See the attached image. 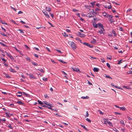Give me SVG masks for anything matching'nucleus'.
Here are the masks:
<instances>
[{"label":"nucleus","mask_w":132,"mask_h":132,"mask_svg":"<svg viewBox=\"0 0 132 132\" xmlns=\"http://www.w3.org/2000/svg\"><path fill=\"white\" fill-rule=\"evenodd\" d=\"M68 44L73 49L75 50L77 48V46L76 44L73 42L69 41Z\"/></svg>","instance_id":"1"},{"label":"nucleus","mask_w":132,"mask_h":132,"mask_svg":"<svg viewBox=\"0 0 132 132\" xmlns=\"http://www.w3.org/2000/svg\"><path fill=\"white\" fill-rule=\"evenodd\" d=\"M83 44L84 45L87 46H88L90 48H92L93 47L92 45H90V44H89L87 43L84 42L83 43Z\"/></svg>","instance_id":"2"},{"label":"nucleus","mask_w":132,"mask_h":132,"mask_svg":"<svg viewBox=\"0 0 132 132\" xmlns=\"http://www.w3.org/2000/svg\"><path fill=\"white\" fill-rule=\"evenodd\" d=\"M44 14L46 16L47 18H49L50 17V16L47 13L45 10H44L43 11Z\"/></svg>","instance_id":"3"},{"label":"nucleus","mask_w":132,"mask_h":132,"mask_svg":"<svg viewBox=\"0 0 132 132\" xmlns=\"http://www.w3.org/2000/svg\"><path fill=\"white\" fill-rule=\"evenodd\" d=\"M72 69L73 71H75L77 72H78L80 70L78 68H76V67H73Z\"/></svg>","instance_id":"4"},{"label":"nucleus","mask_w":132,"mask_h":132,"mask_svg":"<svg viewBox=\"0 0 132 132\" xmlns=\"http://www.w3.org/2000/svg\"><path fill=\"white\" fill-rule=\"evenodd\" d=\"M77 35L81 37H85V35L84 34H81L80 32H77Z\"/></svg>","instance_id":"5"},{"label":"nucleus","mask_w":132,"mask_h":132,"mask_svg":"<svg viewBox=\"0 0 132 132\" xmlns=\"http://www.w3.org/2000/svg\"><path fill=\"white\" fill-rule=\"evenodd\" d=\"M47 108H48L49 109H50L51 110H53L52 109V108L51 104H50V103H49L48 104H47Z\"/></svg>","instance_id":"6"},{"label":"nucleus","mask_w":132,"mask_h":132,"mask_svg":"<svg viewBox=\"0 0 132 132\" xmlns=\"http://www.w3.org/2000/svg\"><path fill=\"white\" fill-rule=\"evenodd\" d=\"M98 28L100 29L103 27V25L102 24L99 23H98Z\"/></svg>","instance_id":"7"},{"label":"nucleus","mask_w":132,"mask_h":132,"mask_svg":"<svg viewBox=\"0 0 132 132\" xmlns=\"http://www.w3.org/2000/svg\"><path fill=\"white\" fill-rule=\"evenodd\" d=\"M111 33H112V34H113L114 36V37H116L117 36V34L115 31L112 30V32H111Z\"/></svg>","instance_id":"8"},{"label":"nucleus","mask_w":132,"mask_h":132,"mask_svg":"<svg viewBox=\"0 0 132 132\" xmlns=\"http://www.w3.org/2000/svg\"><path fill=\"white\" fill-rule=\"evenodd\" d=\"M93 25L94 27L95 28H97L98 27V24H97L95 23H93Z\"/></svg>","instance_id":"9"},{"label":"nucleus","mask_w":132,"mask_h":132,"mask_svg":"<svg viewBox=\"0 0 132 132\" xmlns=\"http://www.w3.org/2000/svg\"><path fill=\"white\" fill-rule=\"evenodd\" d=\"M93 70L95 72H98L99 71V69L97 68H94Z\"/></svg>","instance_id":"10"},{"label":"nucleus","mask_w":132,"mask_h":132,"mask_svg":"<svg viewBox=\"0 0 132 132\" xmlns=\"http://www.w3.org/2000/svg\"><path fill=\"white\" fill-rule=\"evenodd\" d=\"M29 75L30 78H33V79H35V77L32 74H30Z\"/></svg>","instance_id":"11"},{"label":"nucleus","mask_w":132,"mask_h":132,"mask_svg":"<svg viewBox=\"0 0 132 132\" xmlns=\"http://www.w3.org/2000/svg\"><path fill=\"white\" fill-rule=\"evenodd\" d=\"M18 93L19 94H17L16 95V96L18 97H20L21 96V95H22V93L21 92H18Z\"/></svg>","instance_id":"12"},{"label":"nucleus","mask_w":132,"mask_h":132,"mask_svg":"<svg viewBox=\"0 0 132 132\" xmlns=\"http://www.w3.org/2000/svg\"><path fill=\"white\" fill-rule=\"evenodd\" d=\"M0 22H1L2 24H5L7 25V24L6 23H5L4 22V21L2 20L0 18Z\"/></svg>","instance_id":"13"},{"label":"nucleus","mask_w":132,"mask_h":132,"mask_svg":"<svg viewBox=\"0 0 132 132\" xmlns=\"http://www.w3.org/2000/svg\"><path fill=\"white\" fill-rule=\"evenodd\" d=\"M120 110L122 111H125L126 109L124 106H123L122 107H120Z\"/></svg>","instance_id":"14"},{"label":"nucleus","mask_w":132,"mask_h":132,"mask_svg":"<svg viewBox=\"0 0 132 132\" xmlns=\"http://www.w3.org/2000/svg\"><path fill=\"white\" fill-rule=\"evenodd\" d=\"M45 10L46 11H48L49 12H50V11H51V9L48 7H46Z\"/></svg>","instance_id":"15"},{"label":"nucleus","mask_w":132,"mask_h":132,"mask_svg":"<svg viewBox=\"0 0 132 132\" xmlns=\"http://www.w3.org/2000/svg\"><path fill=\"white\" fill-rule=\"evenodd\" d=\"M123 88H124L128 89H131V87H129L128 86H123Z\"/></svg>","instance_id":"16"},{"label":"nucleus","mask_w":132,"mask_h":132,"mask_svg":"<svg viewBox=\"0 0 132 132\" xmlns=\"http://www.w3.org/2000/svg\"><path fill=\"white\" fill-rule=\"evenodd\" d=\"M108 119H104L103 121L104 122V123L106 124H107V121H108Z\"/></svg>","instance_id":"17"},{"label":"nucleus","mask_w":132,"mask_h":132,"mask_svg":"<svg viewBox=\"0 0 132 132\" xmlns=\"http://www.w3.org/2000/svg\"><path fill=\"white\" fill-rule=\"evenodd\" d=\"M17 103L18 104H20L21 105L24 104V103H22V102L20 101H18Z\"/></svg>","instance_id":"18"},{"label":"nucleus","mask_w":132,"mask_h":132,"mask_svg":"<svg viewBox=\"0 0 132 132\" xmlns=\"http://www.w3.org/2000/svg\"><path fill=\"white\" fill-rule=\"evenodd\" d=\"M106 75V76H105V77L106 78H109V79H112V78H111L110 76L108 75Z\"/></svg>","instance_id":"19"},{"label":"nucleus","mask_w":132,"mask_h":132,"mask_svg":"<svg viewBox=\"0 0 132 132\" xmlns=\"http://www.w3.org/2000/svg\"><path fill=\"white\" fill-rule=\"evenodd\" d=\"M81 98L84 99H85L86 98L88 99L89 98V97L87 96H86V97L82 96L81 97Z\"/></svg>","instance_id":"20"},{"label":"nucleus","mask_w":132,"mask_h":132,"mask_svg":"<svg viewBox=\"0 0 132 132\" xmlns=\"http://www.w3.org/2000/svg\"><path fill=\"white\" fill-rule=\"evenodd\" d=\"M33 65H34L35 66H37L38 65V64L36 63L35 62H32L31 63Z\"/></svg>","instance_id":"21"},{"label":"nucleus","mask_w":132,"mask_h":132,"mask_svg":"<svg viewBox=\"0 0 132 132\" xmlns=\"http://www.w3.org/2000/svg\"><path fill=\"white\" fill-rule=\"evenodd\" d=\"M107 123H108L109 124L110 126H112V123L110 122L108 120L107 121Z\"/></svg>","instance_id":"22"},{"label":"nucleus","mask_w":132,"mask_h":132,"mask_svg":"<svg viewBox=\"0 0 132 132\" xmlns=\"http://www.w3.org/2000/svg\"><path fill=\"white\" fill-rule=\"evenodd\" d=\"M38 70H39V71L43 73H44L45 72V71L43 70V69H38Z\"/></svg>","instance_id":"23"},{"label":"nucleus","mask_w":132,"mask_h":132,"mask_svg":"<svg viewBox=\"0 0 132 132\" xmlns=\"http://www.w3.org/2000/svg\"><path fill=\"white\" fill-rule=\"evenodd\" d=\"M80 126L82 127H83V128L84 129H85V130H87V128L85 127V126L84 125H82L81 124L80 125Z\"/></svg>","instance_id":"24"},{"label":"nucleus","mask_w":132,"mask_h":132,"mask_svg":"<svg viewBox=\"0 0 132 132\" xmlns=\"http://www.w3.org/2000/svg\"><path fill=\"white\" fill-rule=\"evenodd\" d=\"M37 102H38V103L40 105H42L43 104V103L40 101L39 100H37Z\"/></svg>","instance_id":"25"},{"label":"nucleus","mask_w":132,"mask_h":132,"mask_svg":"<svg viewBox=\"0 0 132 132\" xmlns=\"http://www.w3.org/2000/svg\"><path fill=\"white\" fill-rule=\"evenodd\" d=\"M112 17L113 16H112L109 14H107V15L106 16V17H107L108 18H112Z\"/></svg>","instance_id":"26"},{"label":"nucleus","mask_w":132,"mask_h":132,"mask_svg":"<svg viewBox=\"0 0 132 132\" xmlns=\"http://www.w3.org/2000/svg\"><path fill=\"white\" fill-rule=\"evenodd\" d=\"M102 14L104 16L106 17L107 15V13L105 12H103Z\"/></svg>","instance_id":"27"},{"label":"nucleus","mask_w":132,"mask_h":132,"mask_svg":"<svg viewBox=\"0 0 132 132\" xmlns=\"http://www.w3.org/2000/svg\"><path fill=\"white\" fill-rule=\"evenodd\" d=\"M10 70L11 71V72H15L16 71H15L14 70H13L12 68H11L10 69Z\"/></svg>","instance_id":"28"},{"label":"nucleus","mask_w":132,"mask_h":132,"mask_svg":"<svg viewBox=\"0 0 132 132\" xmlns=\"http://www.w3.org/2000/svg\"><path fill=\"white\" fill-rule=\"evenodd\" d=\"M107 57L108 59L110 60H111L112 59V57L111 56L108 55Z\"/></svg>","instance_id":"29"},{"label":"nucleus","mask_w":132,"mask_h":132,"mask_svg":"<svg viewBox=\"0 0 132 132\" xmlns=\"http://www.w3.org/2000/svg\"><path fill=\"white\" fill-rule=\"evenodd\" d=\"M5 76L7 78H11V76H9V75L8 74H5Z\"/></svg>","instance_id":"30"},{"label":"nucleus","mask_w":132,"mask_h":132,"mask_svg":"<svg viewBox=\"0 0 132 132\" xmlns=\"http://www.w3.org/2000/svg\"><path fill=\"white\" fill-rule=\"evenodd\" d=\"M76 39L80 43H82L81 40L79 38H76Z\"/></svg>","instance_id":"31"},{"label":"nucleus","mask_w":132,"mask_h":132,"mask_svg":"<svg viewBox=\"0 0 132 132\" xmlns=\"http://www.w3.org/2000/svg\"><path fill=\"white\" fill-rule=\"evenodd\" d=\"M23 94L24 95H26V96H27H27H29V94H27V93H25V92H23Z\"/></svg>","instance_id":"32"},{"label":"nucleus","mask_w":132,"mask_h":132,"mask_svg":"<svg viewBox=\"0 0 132 132\" xmlns=\"http://www.w3.org/2000/svg\"><path fill=\"white\" fill-rule=\"evenodd\" d=\"M7 126L8 127H10V128L11 129H12L13 128V127L11 126V125L10 124H9Z\"/></svg>","instance_id":"33"},{"label":"nucleus","mask_w":132,"mask_h":132,"mask_svg":"<svg viewBox=\"0 0 132 132\" xmlns=\"http://www.w3.org/2000/svg\"><path fill=\"white\" fill-rule=\"evenodd\" d=\"M43 80L44 81H47V78H45V77H44L43 78Z\"/></svg>","instance_id":"34"},{"label":"nucleus","mask_w":132,"mask_h":132,"mask_svg":"<svg viewBox=\"0 0 132 132\" xmlns=\"http://www.w3.org/2000/svg\"><path fill=\"white\" fill-rule=\"evenodd\" d=\"M119 30L120 31H123V29L122 28V27H119Z\"/></svg>","instance_id":"35"},{"label":"nucleus","mask_w":132,"mask_h":132,"mask_svg":"<svg viewBox=\"0 0 132 132\" xmlns=\"http://www.w3.org/2000/svg\"><path fill=\"white\" fill-rule=\"evenodd\" d=\"M106 64V65H107V66L110 69V68H111L110 66V65L109 64V63H107Z\"/></svg>","instance_id":"36"},{"label":"nucleus","mask_w":132,"mask_h":132,"mask_svg":"<svg viewBox=\"0 0 132 132\" xmlns=\"http://www.w3.org/2000/svg\"><path fill=\"white\" fill-rule=\"evenodd\" d=\"M45 97L46 98H49V97L48 96H47V94H45L44 95Z\"/></svg>","instance_id":"37"},{"label":"nucleus","mask_w":132,"mask_h":132,"mask_svg":"<svg viewBox=\"0 0 132 132\" xmlns=\"http://www.w3.org/2000/svg\"><path fill=\"white\" fill-rule=\"evenodd\" d=\"M86 120L87 121H88L89 122H91V121L88 118H87L86 119Z\"/></svg>","instance_id":"38"},{"label":"nucleus","mask_w":132,"mask_h":132,"mask_svg":"<svg viewBox=\"0 0 132 132\" xmlns=\"http://www.w3.org/2000/svg\"><path fill=\"white\" fill-rule=\"evenodd\" d=\"M89 116V114L88 113V112L87 111H86V115L85 116V117H88Z\"/></svg>","instance_id":"39"},{"label":"nucleus","mask_w":132,"mask_h":132,"mask_svg":"<svg viewBox=\"0 0 132 132\" xmlns=\"http://www.w3.org/2000/svg\"><path fill=\"white\" fill-rule=\"evenodd\" d=\"M95 2H91L90 4H91L93 6L95 4Z\"/></svg>","instance_id":"40"},{"label":"nucleus","mask_w":132,"mask_h":132,"mask_svg":"<svg viewBox=\"0 0 132 132\" xmlns=\"http://www.w3.org/2000/svg\"><path fill=\"white\" fill-rule=\"evenodd\" d=\"M18 30L20 31V33H23V34H24V31L22 30H21V29H19Z\"/></svg>","instance_id":"41"},{"label":"nucleus","mask_w":132,"mask_h":132,"mask_svg":"<svg viewBox=\"0 0 132 132\" xmlns=\"http://www.w3.org/2000/svg\"><path fill=\"white\" fill-rule=\"evenodd\" d=\"M87 14L88 15H89L88 16L89 17V18L92 17H94V16H92V15H91L90 14Z\"/></svg>","instance_id":"42"},{"label":"nucleus","mask_w":132,"mask_h":132,"mask_svg":"<svg viewBox=\"0 0 132 132\" xmlns=\"http://www.w3.org/2000/svg\"><path fill=\"white\" fill-rule=\"evenodd\" d=\"M102 61L103 63H104L105 62V61L104 60V59L103 58H101L100 59Z\"/></svg>","instance_id":"43"},{"label":"nucleus","mask_w":132,"mask_h":132,"mask_svg":"<svg viewBox=\"0 0 132 132\" xmlns=\"http://www.w3.org/2000/svg\"><path fill=\"white\" fill-rule=\"evenodd\" d=\"M1 34L3 36H6V35L3 32H1Z\"/></svg>","instance_id":"44"},{"label":"nucleus","mask_w":132,"mask_h":132,"mask_svg":"<svg viewBox=\"0 0 132 132\" xmlns=\"http://www.w3.org/2000/svg\"><path fill=\"white\" fill-rule=\"evenodd\" d=\"M98 111L99 112V113L100 114H103V113L101 110H98Z\"/></svg>","instance_id":"45"},{"label":"nucleus","mask_w":132,"mask_h":132,"mask_svg":"<svg viewBox=\"0 0 132 132\" xmlns=\"http://www.w3.org/2000/svg\"><path fill=\"white\" fill-rule=\"evenodd\" d=\"M12 22H13L14 24H17L12 19H11L10 20Z\"/></svg>","instance_id":"46"},{"label":"nucleus","mask_w":132,"mask_h":132,"mask_svg":"<svg viewBox=\"0 0 132 132\" xmlns=\"http://www.w3.org/2000/svg\"><path fill=\"white\" fill-rule=\"evenodd\" d=\"M127 72L128 74H132V71H128Z\"/></svg>","instance_id":"47"},{"label":"nucleus","mask_w":132,"mask_h":132,"mask_svg":"<svg viewBox=\"0 0 132 132\" xmlns=\"http://www.w3.org/2000/svg\"><path fill=\"white\" fill-rule=\"evenodd\" d=\"M44 104H46V105H47V104H48L49 103H48L46 101H44Z\"/></svg>","instance_id":"48"},{"label":"nucleus","mask_w":132,"mask_h":132,"mask_svg":"<svg viewBox=\"0 0 132 132\" xmlns=\"http://www.w3.org/2000/svg\"><path fill=\"white\" fill-rule=\"evenodd\" d=\"M72 11L74 12H77L78 11V10H77L75 9H73Z\"/></svg>","instance_id":"49"},{"label":"nucleus","mask_w":132,"mask_h":132,"mask_svg":"<svg viewBox=\"0 0 132 132\" xmlns=\"http://www.w3.org/2000/svg\"><path fill=\"white\" fill-rule=\"evenodd\" d=\"M114 113H115V114H118L119 115H121V113H118L117 112H115Z\"/></svg>","instance_id":"50"},{"label":"nucleus","mask_w":132,"mask_h":132,"mask_svg":"<svg viewBox=\"0 0 132 132\" xmlns=\"http://www.w3.org/2000/svg\"><path fill=\"white\" fill-rule=\"evenodd\" d=\"M26 59L28 61H31L30 58L29 57H27L26 58Z\"/></svg>","instance_id":"51"},{"label":"nucleus","mask_w":132,"mask_h":132,"mask_svg":"<svg viewBox=\"0 0 132 132\" xmlns=\"http://www.w3.org/2000/svg\"><path fill=\"white\" fill-rule=\"evenodd\" d=\"M127 118H128V119L129 120L131 121V120H132V119L130 117H129L127 116Z\"/></svg>","instance_id":"52"},{"label":"nucleus","mask_w":132,"mask_h":132,"mask_svg":"<svg viewBox=\"0 0 132 132\" xmlns=\"http://www.w3.org/2000/svg\"><path fill=\"white\" fill-rule=\"evenodd\" d=\"M108 35L110 37H112L113 36V35L112 33L111 34H108Z\"/></svg>","instance_id":"53"},{"label":"nucleus","mask_w":132,"mask_h":132,"mask_svg":"<svg viewBox=\"0 0 132 132\" xmlns=\"http://www.w3.org/2000/svg\"><path fill=\"white\" fill-rule=\"evenodd\" d=\"M10 7L12 9H13V10L15 11H16V9H15V8L12 7L11 6Z\"/></svg>","instance_id":"54"},{"label":"nucleus","mask_w":132,"mask_h":132,"mask_svg":"<svg viewBox=\"0 0 132 132\" xmlns=\"http://www.w3.org/2000/svg\"><path fill=\"white\" fill-rule=\"evenodd\" d=\"M103 31H99L98 32L100 33V34H104L103 33Z\"/></svg>","instance_id":"55"},{"label":"nucleus","mask_w":132,"mask_h":132,"mask_svg":"<svg viewBox=\"0 0 132 132\" xmlns=\"http://www.w3.org/2000/svg\"><path fill=\"white\" fill-rule=\"evenodd\" d=\"M62 34H63V35L65 37H67L68 36V35L67 34H66H66H65V32H64V33H62Z\"/></svg>","instance_id":"56"},{"label":"nucleus","mask_w":132,"mask_h":132,"mask_svg":"<svg viewBox=\"0 0 132 132\" xmlns=\"http://www.w3.org/2000/svg\"><path fill=\"white\" fill-rule=\"evenodd\" d=\"M20 22L21 23H22L23 24H25L26 23L25 22L23 21L22 20H21L20 21Z\"/></svg>","instance_id":"57"},{"label":"nucleus","mask_w":132,"mask_h":132,"mask_svg":"<svg viewBox=\"0 0 132 132\" xmlns=\"http://www.w3.org/2000/svg\"><path fill=\"white\" fill-rule=\"evenodd\" d=\"M60 62H61L62 63H65V62H64L63 61H62L61 60H59Z\"/></svg>","instance_id":"58"},{"label":"nucleus","mask_w":132,"mask_h":132,"mask_svg":"<svg viewBox=\"0 0 132 132\" xmlns=\"http://www.w3.org/2000/svg\"><path fill=\"white\" fill-rule=\"evenodd\" d=\"M112 8V6L111 5H109L108 6V8L109 9H110Z\"/></svg>","instance_id":"59"},{"label":"nucleus","mask_w":132,"mask_h":132,"mask_svg":"<svg viewBox=\"0 0 132 132\" xmlns=\"http://www.w3.org/2000/svg\"><path fill=\"white\" fill-rule=\"evenodd\" d=\"M121 60H120L118 62V64H120L121 63Z\"/></svg>","instance_id":"60"},{"label":"nucleus","mask_w":132,"mask_h":132,"mask_svg":"<svg viewBox=\"0 0 132 132\" xmlns=\"http://www.w3.org/2000/svg\"><path fill=\"white\" fill-rule=\"evenodd\" d=\"M100 29L102 31H105V30L104 28L103 27L102 28H101Z\"/></svg>","instance_id":"61"},{"label":"nucleus","mask_w":132,"mask_h":132,"mask_svg":"<svg viewBox=\"0 0 132 132\" xmlns=\"http://www.w3.org/2000/svg\"><path fill=\"white\" fill-rule=\"evenodd\" d=\"M48 23L51 25V27H54V26L50 22H48Z\"/></svg>","instance_id":"62"},{"label":"nucleus","mask_w":132,"mask_h":132,"mask_svg":"<svg viewBox=\"0 0 132 132\" xmlns=\"http://www.w3.org/2000/svg\"><path fill=\"white\" fill-rule=\"evenodd\" d=\"M1 45L4 46V47H6L7 46V45H5V44H4V43H3V44H1Z\"/></svg>","instance_id":"63"},{"label":"nucleus","mask_w":132,"mask_h":132,"mask_svg":"<svg viewBox=\"0 0 132 132\" xmlns=\"http://www.w3.org/2000/svg\"><path fill=\"white\" fill-rule=\"evenodd\" d=\"M50 15L52 17V18H53L54 17V15L53 14V13H50Z\"/></svg>","instance_id":"64"}]
</instances>
